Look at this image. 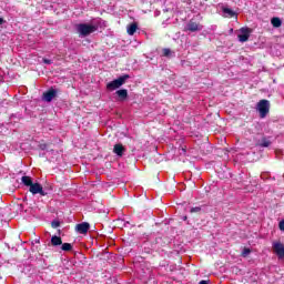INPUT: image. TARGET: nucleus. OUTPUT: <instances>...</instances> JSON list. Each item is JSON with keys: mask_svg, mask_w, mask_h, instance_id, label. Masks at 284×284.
Segmentation results:
<instances>
[{"mask_svg": "<svg viewBox=\"0 0 284 284\" xmlns=\"http://www.w3.org/2000/svg\"><path fill=\"white\" fill-rule=\"evenodd\" d=\"M199 284H210V282H209V281H205V280H202V281H200Z\"/></svg>", "mask_w": 284, "mask_h": 284, "instance_id": "25", "label": "nucleus"}, {"mask_svg": "<svg viewBox=\"0 0 284 284\" xmlns=\"http://www.w3.org/2000/svg\"><path fill=\"white\" fill-rule=\"evenodd\" d=\"M43 63H45L47 65L52 64V60L50 59H43Z\"/></svg>", "mask_w": 284, "mask_h": 284, "instance_id": "23", "label": "nucleus"}, {"mask_svg": "<svg viewBox=\"0 0 284 284\" xmlns=\"http://www.w3.org/2000/svg\"><path fill=\"white\" fill-rule=\"evenodd\" d=\"M113 152L114 154H116V156H123V152H125V148L123 146V144H115L113 148Z\"/></svg>", "mask_w": 284, "mask_h": 284, "instance_id": "10", "label": "nucleus"}, {"mask_svg": "<svg viewBox=\"0 0 284 284\" xmlns=\"http://www.w3.org/2000/svg\"><path fill=\"white\" fill-rule=\"evenodd\" d=\"M77 232L79 234H88V230H90V224L87 222L80 223L75 226Z\"/></svg>", "mask_w": 284, "mask_h": 284, "instance_id": "9", "label": "nucleus"}, {"mask_svg": "<svg viewBox=\"0 0 284 284\" xmlns=\"http://www.w3.org/2000/svg\"><path fill=\"white\" fill-rule=\"evenodd\" d=\"M98 29L99 28L94 24L80 23L77 26V32L80 37H88L92 34V32H97Z\"/></svg>", "mask_w": 284, "mask_h": 284, "instance_id": "1", "label": "nucleus"}, {"mask_svg": "<svg viewBox=\"0 0 284 284\" xmlns=\"http://www.w3.org/2000/svg\"><path fill=\"white\" fill-rule=\"evenodd\" d=\"M186 30H189V32H199V31L203 30V27H201L199 23H196L194 21H190L186 24Z\"/></svg>", "mask_w": 284, "mask_h": 284, "instance_id": "8", "label": "nucleus"}, {"mask_svg": "<svg viewBox=\"0 0 284 284\" xmlns=\"http://www.w3.org/2000/svg\"><path fill=\"white\" fill-rule=\"evenodd\" d=\"M21 181L23 183V185H27V187H30L32 185V179H30V176H22Z\"/></svg>", "mask_w": 284, "mask_h": 284, "instance_id": "15", "label": "nucleus"}, {"mask_svg": "<svg viewBox=\"0 0 284 284\" xmlns=\"http://www.w3.org/2000/svg\"><path fill=\"white\" fill-rule=\"evenodd\" d=\"M257 111L260 112L261 119H265L267 116V114L270 113V101L261 100L257 103Z\"/></svg>", "mask_w": 284, "mask_h": 284, "instance_id": "3", "label": "nucleus"}, {"mask_svg": "<svg viewBox=\"0 0 284 284\" xmlns=\"http://www.w3.org/2000/svg\"><path fill=\"white\" fill-rule=\"evenodd\" d=\"M115 94L119 97V101H125V99H128V90L126 89L118 90L115 92Z\"/></svg>", "mask_w": 284, "mask_h": 284, "instance_id": "11", "label": "nucleus"}, {"mask_svg": "<svg viewBox=\"0 0 284 284\" xmlns=\"http://www.w3.org/2000/svg\"><path fill=\"white\" fill-rule=\"evenodd\" d=\"M63 242L61 241V237L54 235L51 237V244L57 246V245H61Z\"/></svg>", "mask_w": 284, "mask_h": 284, "instance_id": "16", "label": "nucleus"}, {"mask_svg": "<svg viewBox=\"0 0 284 284\" xmlns=\"http://www.w3.org/2000/svg\"><path fill=\"white\" fill-rule=\"evenodd\" d=\"M280 230L284 232V220L280 222Z\"/></svg>", "mask_w": 284, "mask_h": 284, "instance_id": "24", "label": "nucleus"}, {"mask_svg": "<svg viewBox=\"0 0 284 284\" xmlns=\"http://www.w3.org/2000/svg\"><path fill=\"white\" fill-rule=\"evenodd\" d=\"M271 23L273 28H281V26H283V21H281V18H272Z\"/></svg>", "mask_w": 284, "mask_h": 284, "instance_id": "14", "label": "nucleus"}, {"mask_svg": "<svg viewBox=\"0 0 284 284\" xmlns=\"http://www.w3.org/2000/svg\"><path fill=\"white\" fill-rule=\"evenodd\" d=\"M61 225V223L59 221H53L51 223V226L53 227V230H57V227H59Z\"/></svg>", "mask_w": 284, "mask_h": 284, "instance_id": "19", "label": "nucleus"}, {"mask_svg": "<svg viewBox=\"0 0 284 284\" xmlns=\"http://www.w3.org/2000/svg\"><path fill=\"white\" fill-rule=\"evenodd\" d=\"M57 89H50L49 91L43 93V101H47V103H50L52 99L57 97Z\"/></svg>", "mask_w": 284, "mask_h": 284, "instance_id": "7", "label": "nucleus"}, {"mask_svg": "<svg viewBox=\"0 0 284 284\" xmlns=\"http://www.w3.org/2000/svg\"><path fill=\"white\" fill-rule=\"evenodd\" d=\"M136 30H139V26H136V23H131L126 28V32H128V34H130V37H134V33L136 32Z\"/></svg>", "mask_w": 284, "mask_h": 284, "instance_id": "12", "label": "nucleus"}, {"mask_svg": "<svg viewBox=\"0 0 284 284\" xmlns=\"http://www.w3.org/2000/svg\"><path fill=\"white\" fill-rule=\"evenodd\" d=\"M61 250H62L63 252H70V250H72V244H70V243H64V244H62Z\"/></svg>", "mask_w": 284, "mask_h": 284, "instance_id": "17", "label": "nucleus"}, {"mask_svg": "<svg viewBox=\"0 0 284 284\" xmlns=\"http://www.w3.org/2000/svg\"><path fill=\"white\" fill-rule=\"evenodd\" d=\"M250 248H244L242 252V256H247L250 254Z\"/></svg>", "mask_w": 284, "mask_h": 284, "instance_id": "22", "label": "nucleus"}, {"mask_svg": "<svg viewBox=\"0 0 284 284\" xmlns=\"http://www.w3.org/2000/svg\"><path fill=\"white\" fill-rule=\"evenodd\" d=\"M272 247L278 258H284V244L281 241L273 242Z\"/></svg>", "mask_w": 284, "mask_h": 284, "instance_id": "4", "label": "nucleus"}, {"mask_svg": "<svg viewBox=\"0 0 284 284\" xmlns=\"http://www.w3.org/2000/svg\"><path fill=\"white\" fill-rule=\"evenodd\" d=\"M29 191L31 192V194H40V196H45V191H43V186H41V184L39 183H32L29 187Z\"/></svg>", "mask_w": 284, "mask_h": 284, "instance_id": "5", "label": "nucleus"}, {"mask_svg": "<svg viewBox=\"0 0 284 284\" xmlns=\"http://www.w3.org/2000/svg\"><path fill=\"white\" fill-rule=\"evenodd\" d=\"M190 212H191V214L199 213V212H201V207L200 206L192 207L190 210Z\"/></svg>", "mask_w": 284, "mask_h": 284, "instance_id": "18", "label": "nucleus"}, {"mask_svg": "<svg viewBox=\"0 0 284 284\" xmlns=\"http://www.w3.org/2000/svg\"><path fill=\"white\" fill-rule=\"evenodd\" d=\"M1 23H3V18H0V26H1Z\"/></svg>", "mask_w": 284, "mask_h": 284, "instance_id": "26", "label": "nucleus"}, {"mask_svg": "<svg viewBox=\"0 0 284 284\" xmlns=\"http://www.w3.org/2000/svg\"><path fill=\"white\" fill-rule=\"evenodd\" d=\"M126 79H130V75L124 74L106 84V90H110L111 92L114 90H119L121 85H124Z\"/></svg>", "mask_w": 284, "mask_h": 284, "instance_id": "2", "label": "nucleus"}, {"mask_svg": "<svg viewBox=\"0 0 284 284\" xmlns=\"http://www.w3.org/2000/svg\"><path fill=\"white\" fill-rule=\"evenodd\" d=\"M262 148H270V141L267 140H264L262 143H261Z\"/></svg>", "mask_w": 284, "mask_h": 284, "instance_id": "21", "label": "nucleus"}, {"mask_svg": "<svg viewBox=\"0 0 284 284\" xmlns=\"http://www.w3.org/2000/svg\"><path fill=\"white\" fill-rule=\"evenodd\" d=\"M222 12H223L224 17H226L229 19H232V17H236V13L230 8H223Z\"/></svg>", "mask_w": 284, "mask_h": 284, "instance_id": "13", "label": "nucleus"}, {"mask_svg": "<svg viewBox=\"0 0 284 284\" xmlns=\"http://www.w3.org/2000/svg\"><path fill=\"white\" fill-rule=\"evenodd\" d=\"M240 32L241 34L237 36L239 41L241 43H245V41H248L252 30H250V28H242L240 29Z\"/></svg>", "mask_w": 284, "mask_h": 284, "instance_id": "6", "label": "nucleus"}, {"mask_svg": "<svg viewBox=\"0 0 284 284\" xmlns=\"http://www.w3.org/2000/svg\"><path fill=\"white\" fill-rule=\"evenodd\" d=\"M163 57H170V54H171V50L170 49H163Z\"/></svg>", "mask_w": 284, "mask_h": 284, "instance_id": "20", "label": "nucleus"}]
</instances>
